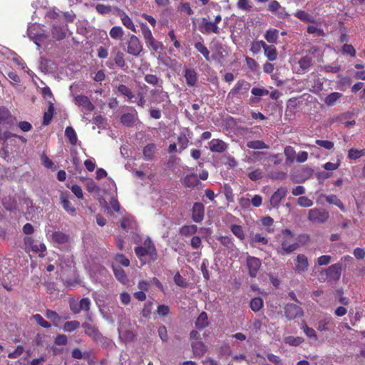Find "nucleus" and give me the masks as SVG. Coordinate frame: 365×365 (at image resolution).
Wrapping results in <instances>:
<instances>
[{
  "mask_svg": "<svg viewBox=\"0 0 365 365\" xmlns=\"http://www.w3.org/2000/svg\"><path fill=\"white\" fill-rule=\"evenodd\" d=\"M145 81L151 85H157L158 86L161 83L162 81H160V79L155 76L153 74H147L145 76Z\"/></svg>",
  "mask_w": 365,
  "mask_h": 365,
  "instance_id": "680f3d73",
  "label": "nucleus"
},
{
  "mask_svg": "<svg viewBox=\"0 0 365 365\" xmlns=\"http://www.w3.org/2000/svg\"><path fill=\"white\" fill-rule=\"evenodd\" d=\"M279 31L277 29H269L264 34L265 39L270 43H276L278 38Z\"/></svg>",
  "mask_w": 365,
  "mask_h": 365,
  "instance_id": "72a5a7b5",
  "label": "nucleus"
},
{
  "mask_svg": "<svg viewBox=\"0 0 365 365\" xmlns=\"http://www.w3.org/2000/svg\"><path fill=\"white\" fill-rule=\"evenodd\" d=\"M287 192V190L285 187H280L270 198V205L272 207H277L283 198L285 197Z\"/></svg>",
  "mask_w": 365,
  "mask_h": 365,
  "instance_id": "2eb2a0df",
  "label": "nucleus"
},
{
  "mask_svg": "<svg viewBox=\"0 0 365 365\" xmlns=\"http://www.w3.org/2000/svg\"><path fill=\"white\" fill-rule=\"evenodd\" d=\"M221 21L222 16L220 14L215 16L213 21H209L207 18H202L200 24H199L198 29L202 34L206 35H209L210 34H219L220 29L218 24Z\"/></svg>",
  "mask_w": 365,
  "mask_h": 365,
  "instance_id": "f257e3e1",
  "label": "nucleus"
},
{
  "mask_svg": "<svg viewBox=\"0 0 365 365\" xmlns=\"http://www.w3.org/2000/svg\"><path fill=\"white\" fill-rule=\"evenodd\" d=\"M264 55L270 61H274L277 58V51L274 46H269L264 51Z\"/></svg>",
  "mask_w": 365,
  "mask_h": 365,
  "instance_id": "3c124183",
  "label": "nucleus"
},
{
  "mask_svg": "<svg viewBox=\"0 0 365 365\" xmlns=\"http://www.w3.org/2000/svg\"><path fill=\"white\" fill-rule=\"evenodd\" d=\"M341 265L339 263L334 264L329 267L326 270V274L328 278L337 281L341 276Z\"/></svg>",
  "mask_w": 365,
  "mask_h": 365,
  "instance_id": "a211bd4d",
  "label": "nucleus"
},
{
  "mask_svg": "<svg viewBox=\"0 0 365 365\" xmlns=\"http://www.w3.org/2000/svg\"><path fill=\"white\" fill-rule=\"evenodd\" d=\"M205 207L200 202H195L192 209V218L195 222H200L204 218Z\"/></svg>",
  "mask_w": 365,
  "mask_h": 365,
  "instance_id": "4468645a",
  "label": "nucleus"
},
{
  "mask_svg": "<svg viewBox=\"0 0 365 365\" xmlns=\"http://www.w3.org/2000/svg\"><path fill=\"white\" fill-rule=\"evenodd\" d=\"M297 204L302 207H309L313 205V202L307 197L302 196L298 197Z\"/></svg>",
  "mask_w": 365,
  "mask_h": 365,
  "instance_id": "bf43d9fd",
  "label": "nucleus"
},
{
  "mask_svg": "<svg viewBox=\"0 0 365 365\" xmlns=\"http://www.w3.org/2000/svg\"><path fill=\"white\" fill-rule=\"evenodd\" d=\"M113 265L128 267L130 265V261L124 255L118 254L114 258Z\"/></svg>",
  "mask_w": 365,
  "mask_h": 365,
  "instance_id": "e433bc0d",
  "label": "nucleus"
},
{
  "mask_svg": "<svg viewBox=\"0 0 365 365\" xmlns=\"http://www.w3.org/2000/svg\"><path fill=\"white\" fill-rule=\"evenodd\" d=\"M51 240L54 243L65 245L69 241V235L61 231H55L51 235Z\"/></svg>",
  "mask_w": 365,
  "mask_h": 365,
  "instance_id": "aec40b11",
  "label": "nucleus"
},
{
  "mask_svg": "<svg viewBox=\"0 0 365 365\" xmlns=\"http://www.w3.org/2000/svg\"><path fill=\"white\" fill-rule=\"evenodd\" d=\"M138 120L136 112L131 113H125L120 118V122L127 127L133 126Z\"/></svg>",
  "mask_w": 365,
  "mask_h": 365,
  "instance_id": "412c9836",
  "label": "nucleus"
},
{
  "mask_svg": "<svg viewBox=\"0 0 365 365\" xmlns=\"http://www.w3.org/2000/svg\"><path fill=\"white\" fill-rule=\"evenodd\" d=\"M329 217V213L324 209L313 208L309 210L307 218L315 223H324Z\"/></svg>",
  "mask_w": 365,
  "mask_h": 365,
  "instance_id": "20e7f679",
  "label": "nucleus"
},
{
  "mask_svg": "<svg viewBox=\"0 0 365 365\" xmlns=\"http://www.w3.org/2000/svg\"><path fill=\"white\" fill-rule=\"evenodd\" d=\"M341 96L342 94L341 93L333 92L325 98L324 103L328 106H332Z\"/></svg>",
  "mask_w": 365,
  "mask_h": 365,
  "instance_id": "2f4dec72",
  "label": "nucleus"
},
{
  "mask_svg": "<svg viewBox=\"0 0 365 365\" xmlns=\"http://www.w3.org/2000/svg\"><path fill=\"white\" fill-rule=\"evenodd\" d=\"M230 230L240 240H244L245 239V234L242 227V226L238 225H231Z\"/></svg>",
  "mask_w": 365,
  "mask_h": 365,
  "instance_id": "c9c22d12",
  "label": "nucleus"
},
{
  "mask_svg": "<svg viewBox=\"0 0 365 365\" xmlns=\"http://www.w3.org/2000/svg\"><path fill=\"white\" fill-rule=\"evenodd\" d=\"M263 307V300L260 297L253 298L250 302V308L253 312H258Z\"/></svg>",
  "mask_w": 365,
  "mask_h": 365,
  "instance_id": "8fccbe9b",
  "label": "nucleus"
},
{
  "mask_svg": "<svg viewBox=\"0 0 365 365\" xmlns=\"http://www.w3.org/2000/svg\"><path fill=\"white\" fill-rule=\"evenodd\" d=\"M295 16L302 21L306 22L312 21V17L304 11H299L296 13Z\"/></svg>",
  "mask_w": 365,
  "mask_h": 365,
  "instance_id": "338daca9",
  "label": "nucleus"
},
{
  "mask_svg": "<svg viewBox=\"0 0 365 365\" xmlns=\"http://www.w3.org/2000/svg\"><path fill=\"white\" fill-rule=\"evenodd\" d=\"M237 8L244 11H250L252 9L251 0H238Z\"/></svg>",
  "mask_w": 365,
  "mask_h": 365,
  "instance_id": "49530a36",
  "label": "nucleus"
},
{
  "mask_svg": "<svg viewBox=\"0 0 365 365\" xmlns=\"http://www.w3.org/2000/svg\"><path fill=\"white\" fill-rule=\"evenodd\" d=\"M142 34L143 36V38L145 41V42L150 41V39L153 38L151 30L149 29L148 25L145 23H140V24Z\"/></svg>",
  "mask_w": 365,
  "mask_h": 365,
  "instance_id": "ea45409f",
  "label": "nucleus"
},
{
  "mask_svg": "<svg viewBox=\"0 0 365 365\" xmlns=\"http://www.w3.org/2000/svg\"><path fill=\"white\" fill-rule=\"evenodd\" d=\"M126 45V52L133 56H138L143 51L142 43L139 38L133 34L130 36Z\"/></svg>",
  "mask_w": 365,
  "mask_h": 365,
  "instance_id": "39448f33",
  "label": "nucleus"
},
{
  "mask_svg": "<svg viewBox=\"0 0 365 365\" xmlns=\"http://www.w3.org/2000/svg\"><path fill=\"white\" fill-rule=\"evenodd\" d=\"M65 135L72 145L77 143V136L75 130L71 126L66 127L65 130Z\"/></svg>",
  "mask_w": 365,
  "mask_h": 365,
  "instance_id": "f704fd0d",
  "label": "nucleus"
},
{
  "mask_svg": "<svg viewBox=\"0 0 365 365\" xmlns=\"http://www.w3.org/2000/svg\"><path fill=\"white\" fill-rule=\"evenodd\" d=\"M282 233L284 239L281 243V248L277 250V252L282 255H289L297 250L299 245L297 242H292L293 236L290 230H284Z\"/></svg>",
  "mask_w": 365,
  "mask_h": 365,
  "instance_id": "7ed1b4c3",
  "label": "nucleus"
},
{
  "mask_svg": "<svg viewBox=\"0 0 365 365\" xmlns=\"http://www.w3.org/2000/svg\"><path fill=\"white\" fill-rule=\"evenodd\" d=\"M134 250L140 259L146 256L149 257L152 260H155L157 258V251L150 239L145 240L143 246L135 247Z\"/></svg>",
  "mask_w": 365,
  "mask_h": 365,
  "instance_id": "f03ea898",
  "label": "nucleus"
},
{
  "mask_svg": "<svg viewBox=\"0 0 365 365\" xmlns=\"http://www.w3.org/2000/svg\"><path fill=\"white\" fill-rule=\"evenodd\" d=\"M246 264L250 277H256L262 265L260 259L255 257L247 256Z\"/></svg>",
  "mask_w": 365,
  "mask_h": 365,
  "instance_id": "423d86ee",
  "label": "nucleus"
},
{
  "mask_svg": "<svg viewBox=\"0 0 365 365\" xmlns=\"http://www.w3.org/2000/svg\"><path fill=\"white\" fill-rule=\"evenodd\" d=\"M247 146L249 148L257 150L267 149L269 148V146L266 145L263 141L259 140L248 141L247 143Z\"/></svg>",
  "mask_w": 365,
  "mask_h": 365,
  "instance_id": "4c0bfd02",
  "label": "nucleus"
},
{
  "mask_svg": "<svg viewBox=\"0 0 365 365\" xmlns=\"http://www.w3.org/2000/svg\"><path fill=\"white\" fill-rule=\"evenodd\" d=\"M330 317H324V318L321 319L317 325V329L319 331H325L327 329V325L329 323Z\"/></svg>",
  "mask_w": 365,
  "mask_h": 365,
  "instance_id": "69168bd1",
  "label": "nucleus"
},
{
  "mask_svg": "<svg viewBox=\"0 0 365 365\" xmlns=\"http://www.w3.org/2000/svg\"><path fill=\"white\" fill-rule=\"evenodd\" d=\"M194 354L197 356H202L206 351V346L202 341H196L192 344Z\"/></svg>",
  "mask_w": 365,
  "mask_h": 365,
  "instance_id": "7c9ffc66",
  "label": "nucleus"
},
{
  "mask_svg": "<svg viewBox=\"0 0 365 365\" xmlns=\"http://www.w3.org/2000/svg\"><path fill=\"white\" fill-rule=\"evenodd\" d=\"M284 341L286 344H288L291 346H299L304 341V339L300 336H286L284 339Z\"/></svg>",
  "mask_w": 365,
  "mask_h": 365,
  "instance_id": "de8ad7c7",
  "label": "nucleus"
},
{
  "mask_svg": "<svg viewBox=\"0 0 365 365\" xmlns=\"http://www.w3.org/2000/svg\"><path fill=\"white\" fill-rule=\"evenodd\" d=\"M153 101L157 103H160L168 99V95L166 92L163 91L161 83L158 86V88L153 89L150 92Z\"/></svg>",
  "mask_w": 365,
  "mask_h": 365,
  "instance_id": "f3484780",
  "label": "nucleus"
},
{
  "mask_svg": "<svg viewBox=\"0 0 365 365\" xmlns=\"http://www.w3.org/2000/svg\"><path fill=\"white\" fill-rule=\"evenodd\" d=\"M14 120L15 118L7 108L0 107V125H11L14 123Z\"/></svg>",
  "mask_w": 365,
  "mask_h": 365,
  "instance_id": "dca6fc26",
  "label": "nucleus"
},
{
  "mask_svg": "<svg viewBox=\"0 0 365 365\" xmlns=\"http://www.w3.org/2000/svg\"><path fill=\"white\" fill-rule=\"evenodd\" d=\"M199 182L200 181L195 174L187 175L182 180L183 185L187 187H194L197 186Z\"/></svg>",
  "mask_w": 365,
  "mask_h": 365,
  "instance_id": "cd10ccee",
  "label": "nucleus"
},
{
  "mask_svg": "<svg viewBox=\"0 0 365 365\" xmlns=\"http://www.w3.org/2000/svg\"><path fill=\"white\" fill-rule=\"evenodd\" d=\"M267 243L268 240L260 234H254L251 236L250 244L252 247H259L258 244L266 245Z\"/></svg>",
  "mask_w": 365,
  "mask_h": 365,
  "instance_id": "b1692460",
  "label": "nucleus"
},
{
  "mask_svg": "<svg viewBox=\"0 0 365 365\" xmlns=\"http://www.w3.org/2000/svg\"><path fill=\"white\" fill-rule=\"evenodd\" d=\"M112 267L115 278L122 284H127L128 279L124 270L120 267L117 265H112Z\"/></svg>",
  "mask_w": 365,
  "mask_h": 365,
  "instance_id": "a878e982",
  "label": "nucleus"
},
{
  "mask_svg": "<svg viewBox=\"0 0 365 365\" xmlns=\"http://www.w3.org/2000/svg\"><path fill=\"white\" fill-rule=\"evenodd\" d=\"M261 222H262V225L266 227V230L268 232H273V229H272L271 227L272 226V225L274 223V220L271 217H269V216L264 217L262 218Z\"/></svg>",
  "mask_w": 365,
  "mask_h": 365,
  "instance_id": "13d9d810",
  "label": "nucleus"
},
{
  "mask_svg": "<svg viewBox=\"0 0 365 365\" xmlns=\"http://www.w3.org/2000/svg\"><path fill=\"white\" fill-rule=\"evenodd\" d=\"M32 319L35 320V322L41 327L44 329H49L51 325L49 322L43 319V317L39 314H36L32 316Z\"/></svg>",
  "mask_w": 365,
  "mask_h": 365,
  "instance_id": "a18cd8bd",
  "label": "nucleus"
},
{
  "mask_svg": "<svg viewBox=\"0 0 365 365\" xmlns=\"http://www.w3.org/2000/svg\"><path fill=\"white\" fill-rule=\"evenodd\" d=\"M197 231V227L195 225L182 226L180 230V233L185 236L188 237L195 234Z\"/></svg>",
  "mask_w": 365,
  "mask_h": 365,
  "instance_id": "473e14b6",
  "label": "nucleus"
},
{
  "mask_svg": "<svg viewBox=\"0 0 365 365\" xmlns=\"http://www.w3.org/2000/svg\"><path fill=\"white\" fill-rule=\"evenodd\" d=\"M209 148L212 152L222 153L227 148V144L220 139H212L209 143Z\"/></svg>",
  "mask_w": 365,
  "mask_h": 365,
  "instance_id": "6ab92c4d",
  "label": "nucleus"
},
{
  "mask_svg": "<svg viewBox=\"0 0 365 365\" xmlns=\"http://www.w3.org/2000/svg\"><path fill=\"white\" fill-rule=\"evenodd\" d=\"M312 62V58L309 56H305L299 61V65L303 71H307L311 66Z\"/></svg>",
  "mask_w": 365,
  "mask_h": 365,
  "instance_id": "603ef678",
  "label": "nucleus"
},
{
  "mask_svg": "<svg viewBox=\"0 0 365 365\" xmlns=\"http://www.w3.org/2000/svg\"><path fill=\"white\" fill-rule=\"evenodd\" d=\"M365 155V150H357L351 148L349 150L348 158L349 159H358Z\"/></svg>",
  "mask_w": 365,
  "mask_h": 365,
  "instance_id": "6e6d98bb",
  "label": "nucleus"
},
{
  "mask_svg": "<svg viewBox=\"0 0 365 365\" xmlns=\"http://www.w3.org/2000/svg\"><path fill=\"white\" fill-rule=\"evenodd\" d=\"M24 346L21 345H19V346H17V347L16 348V349L14 351L10 352L8 354V357L9 359H16V358L19 357L24 353Z\"/></svg>",
  "mask_w": 365,
  "mask_h": 365,
  "instance_id": "0e129e2a",
  "label": "nucleus"
},
{
  "mask_svg": "<svg viewBox=\"0 0 365 365\" xmlns=\"http://www.w3.org/2000/svg\"><path fill=\"white\" fill-rule=\"evenodd\" d=\"M60 201L63 209L70 215L76 214V209L69 200V192L68 191L62 192L60 195Z\"/></svg>",
  "mask_w": 365,
  "mask_h": 365,
  "instance_id": "f8f14e48",
  "label": "nucleus"
},
{
  "mask_svg": "<svg viewBox=\"0 0 365 365\" xmlns=\"http://www.w3.org/2000/svg\"><path fill=\"white\" fill-rule=\"evenodd\" d=\"M155 149V145L153 143L148 144V145H146L143 149V155L145 159L150 160L154 155Z\"/></svg>",
  "mask_w": 365,
  "mask_h": 365,
  "instance_id": "58836bf2",
  "label": "nucleus"
},
{
  "mask_svg": "<svg viewBox=\"0 0 365 365\" xmlns=\"http://www.w3.org/2000/svg\"><path fill=\"white\" fill-rule=\"evenodd\" d=\"M250 87V84L248 82L244 80L239 81L229 92L228 97L234 98L237 95L245 94L248 91Z\"/></svg>",
  "mask_w": 365,
  "mask_h": 365,
  "instance_id": "9b49d317",
  "label": "nucleus"
},
{
  "mask_svg": "<svg viewBox=\"0 0 365 365\" xmlns=\"http://www.w3.org/2000/svg\"><path fill=\"white\" fill-rule=\"evenodd\" d=\"M195 48L205 57L207 61H210V51L202 43H195Z\"/></svg>",
  "mask_w": 365,
  "mask_h": 365,
  "instance_id": "79ce46f5",
  "label": "nucleus"
},
{
  "mask_svg": "<svg viewBox=\"0 0 365 365\" xmlns=\"http://www.w3.org/2000/svg\"><path fill=\"white\" fill-rule=\"evenodd\" d=\"M80 327V322L76 320L66 322L63 327V329L67 332H71Z\"/></svg>",
  "mask_w": 365,
  "mask_h": 365,
  "instance_id": "a19ab883",
  "label": "nucleus"
},
{
  "mask_svg": "<svg viewBox=\"0 0 365 365\" xmlns=\"http://www.w3.org/2000/svg\"><path fill=\"white\" fill-rule=\"evenodd\" d=\"M220 242L225 246L230 252L232 256L237 257L239 255V250L236 247L233 242V240L230 237L221 236L219 237Z\"/></svg>",
  "mask_w": 365,
  "mask_h": 365,
  "instance_id": "ddd939ff",
  "label": "nucleus"
},
{
  "mask_svg": "<svg viewBox=\"0 0 365 365\" xmlns=\"http://www.w3.org/2000/svg\"><path fill=\"white\" fill-rule=\"evenodd\" d=\"M118 91L122 95L127 96L130 100L134 98L130 89L125 85H120L118 88Z\"/></svg>",
  "mask_w": 365,
  "mask_h": 365,
  "instance_id": "052dcab7",
  "label": "nucleus"
},
{
  "mask_svg": "<svg viewBox=\"0 0 365 365\" xmlns=\"http://www.w3.org/2000/svg\"><path fill=\"white\" fill-rule=\"evenodd\" d=\"M53 111L54 110L53 104L51 103L47 111L44 113L43 118V125H47L51 123L53 118Z\"/></svg>",
  "mask_w": 365,
  "mask_h": 365,
  "instance_id": "09e8293b",
  "label": "nucleus"
},
{
  "mask_svg": "<svg viewBox=\"0 0 365 365\" xmlns=\"http://www.w3.org/2000/svg\"><path fill=\"white\" fill-rule=\"evenodd\" d=\"M45 315L47 319L51 320L54 326H58V324L62 320V317L55 311L47 309Z\"/></svg>",
  "mask_w": 365,
  "mask_h": 365,
  "instance_id": "c756f323",
  "label": "nucleus"
},
{
  "mask_svg": "<svg viewBox=\"0 0 365 365\" xmlns=\"http://www.w3.org/2000/svg\"><path fill=\"white\" fill-rule=\"evenodd\" d=\"M321 197L325 198L326 201L329 204H333L337 206L341 211L345 210V207L342 202L335 195H322Z\"/></svg>",
  "mask_w": 365,
  "mask_h": 365,
  "instance_id": "bb28decb",
  "label": "nucleus"
},
{
  "mask_svg": "<svg viewBox=\"0 0 365 365\" xmlns=\"http://www.w3.org/2000/svg\"><path fill=\"white\" fill-rule=\"evenodd\" d=\"M178 11L181 13H185L187 15H192L194 11L190 7V5L187 2H181L178 6Z\"/></svg>",
  "mask_w": 365,
  "mask_h": 365,
  "instance_id": "864d4df0",
  "label": "nucleus"
},
{
  "mask_svg": "<svg viewBox=\"0 0 365 365\" xmlns=\"http://www.w3.org/2000/svg\"><path fill=\"white\" fill-rule=\"evenodd\" d=\"M309 265L307 257L303 254H299L295 259L294 269L297 273L302 274L308 270Z\"/></svg>",
  "mask_w": 365,
  "mask_h": 365,
  "instance_id": "1a4fd4ad",
  "label": "nucleus"
},
{
  "mask_svg": "<svg viewBox=\"0 0 365 365\" xmlns=\"http://www.w3.org/2000/svg\"><path fill=\"white\" fill-rule=\"evenodd\" d=\"M123 34L124 31L120 26H113L110 31V36L113 39H121Z\"/></svg>",
  "mask_w": 365,
  "mask_h": 365,
  "instance_id": "37998d69",
  "label": "nucleus"
},
{
  "mask_svg": "<svg viewBox=\"0 0 365 365\" xmlns=\"http://www.w3.org/2000/svg\"><path fill=\"white\" fill-rule=\"evenodd\" d=\"M41 164L48 169L53 168L54 165L53 161L45 153L41 155Z\"/></svg>",
  "mask_w": 365,
  "mask_h": 365,
  "instance_id": "e2e57ef3",
  "label": "nucleus"
},
{
  "mask_svg": "<svg viewBox=\"0 0 365 365\" xmlns=\"http://www.w3.org/2000/svg\"><path fill=\"white\" fill-rule=\"evenodd\" d=\"M184 76L186 80V83L189 86H194L197 81V76L195 71L192 68H186L185 70Z\"/></svg>",
  "mask_w": 365,
  "mask_h": 365,
  "instance_id": "4be33fe9",
  "label": "nucleus"
},
{
  "mask_svg": "<svg viewBox=\"0 0 365 365\" xmlns=\"http://www.w3.org/2000/svg\"><path fill=\"white\" fill-rule=\"evenodd\" d=\"M284 313L289 320L302 317L304 314L302 309L299 306L292 303H289L285 305Z\"/></svg>",
  "mask_w": 365,
  "mask_h": 365,
  "instance_id": "0eeeda50",
  "label": "nucleus"
},
{
  "mask_svg": "<svg viewBox=\"0 0 365 365\" xmlns=\"http://www.w3.org/2000/svg\"><path fill=\"white\" fill-rule=\"evenodd\" d=\"M209 325L208 317L206 312H202L198 316L196 322L195 327L197 329H203Z\"/></svg>",
  "mask_w": 365,
  "mask_h": 365,
  "instance_id": "c85d7f7f",
  "label": "nucleus"
},
{
  "mask_svg": "<svg viewBox=\"0 0 365 365\" xmlns=\"http://www.w3.org/2000/svg\"><path fill=\"white\" fill-rule=\"evenodd\" d=\"M268 9L272 12H275L280 17H284L288 14L285 12L284 9L282 8L277 1H272L268 5Z\"/></svg>",
  "mask_w": 365,
  "mask_h": 365,
  "instance_id": "5701e85b",
  "label": "nucleus"
},
{
  "mask_svg": "<svg viewBox=\"0 0 365 365\" xmlns=\"http://www.w3.org/2000/svg\"><path fill=\"white\" fill-rule=\"evenodd\" d=\"M75 103L81 108V111L84 115H87L91 111V101L87 96L83 95L76 96L75 97ZM83 118L88 120V118H86L85 115H83Z\"/></svg>",
  "mask_w": 365,
  "mask_h": 365,
  "instance_id": "6e6552de",
  "label": "nucleus"
},
{
  "mask_svg": "<svg viewBox=\"0 0 365 365\" xmlns=\"http://www.w3.org/2000/svg\"><path fill=\"white\" fill-rule=\"evenodd\" d=\"M121 227L126 232L133 230L136 228V222L133 217H126L121 221Z\"/></svg>",
  "mask_w": 365,
  "mask_h": 365,
  "instance_id": "393cba45",
  "label": "nucleus"
},
{
  "mask_svg": "<svg viewBox=\"0 0 365 365\" xmlns=\"http://www.w3.org/2000/svg\"><path fill=\"white\" fill-rule=\"evenodd\" d=\"M284 153V155L286 156L287 162H288V163L294 162L295 157H296V152L292 146L285 147Z\"/></svg>",
  "mask_w": 365,
  "mask_h": 365,
  "instance_id": "c03bdc74",
  "label": "nucleus"
},
{
  "mask_svg": "<svg viewBox=\"0 0 365 365\" xmlns=\"http://www.w3.org/2000/svg\"><path fill=\"white\" fill-rule=\"evenodd\" d=\"M146 43L152 48L155 52L160 51L163 48V45L161 42L155 40L154 38L147 41Z\"/></svg>",
  "mask_w": 365,
  "mask_h": 365,
  "instance_id": "4d7b16f0",
  "label": "nucleus"
},
{
  "mask_svg": "<svg viewBox=\"0 0 365 365\" xmlns=\"http://www.w3.org/2000/svg\"><path fill=\"white\" fill-rule=\"evenodd\" d=\"M302 329L309 338L317 340V336L314 329L309 327L305 323L302 324Z\"/></svg>",
  "mask_w": 365,
  "mask_h": 365,
  "instance_id": "5fc2aeb1",
  "label": "nucleus"
},
{
  "mask_svg": "<svg viewBox=\"0 0 365 365\" xmlns=\"http://www.w3.org/2000/svg\"><path fill=\"white\" fill-rule=\"evenodd\" d=\"M114 9H115L114 14L117 16L120 17L123 25L125 27H126L128 29H130L132 31L136 33L137 31H136L135 24H134L133 21H132V19L127 15V14L124 11H123L118 8H114Z\"/></svg>",
  "mask_w": 365,
  "mask_h": 365,
  "instance_id": "9d476101",
  "label": "nucleus"
},
{
  "mask_svg": "<svg viewBox=\"0 0 365 365\" xmlns=\"http://www.w3.org/2000/svg\"><path fill=\"white\" fill-rule=\"evenodd\" d=\"M316 144L327 150H331L334 148V143L329 140H317Z\"/></svg>",
  "mask_w": 365,
  "mask_h": 365,
  "instance_id": "774afa93",
  "label": "nucleus"
}]
</instances>
